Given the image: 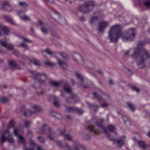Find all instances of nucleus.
I'll use <instances>...</instances> for the list:
<instances>
[{
  "label": "nucleus",
  "instance_id": "f257e3e1",
  "mask_svg": "<svg viewBox=\"0 0 150 150\" xmlns=\"http://www.w3.org/2000/svg\"><path fill=\"white\" fill-rule=\"evenodd\" d=\"M144 44L143 41L139 42L137 48L134 50L133 54L132 56L134 59H137L138 65L140 68H142L146 66L145 63V60L150 57L147 51L140 49V47Z\"/></svg>",
  "mask_w": 150,
  "mask_h": 150
},
{
  "label": "nucleus",
  "instance_id": "f03ea898",
  "mask_svg": "<svg viewBox=\"0 0 150 150\" xmlns=\"http://www.w3.org/2000/svg\"><path fill=\"white\" fill-rule=\"evenodd\" d=\"M121 26L119 24H116L111 26L108 31V38L110 41L117 42L120 37L122 36L121 32Z\"/></svg>",
  "mask_w": 150,
  "mask_h": 150
},
{
  "label": "nucleus",
  "instance_id": "7ed1b4c3",
  "mask_svg": "<svg viewBox=\"0 0 150 150\" xmlns=\"http://www.w3.org/2000/svg\"><path fill=\"white\" fill-rule=\"evenodd\" d=\"M96 3L93 1H88L85 2L83 5H79L77 10L83 13H88L91 11L96 6Z\"/></svg>",
  "mask_w": 150,
  "mask_h": 150
},
{
  "label": "nucleus",
  "instance_id": "20e7f679",
  "mask_svg": "<svg viewBox=\"0 0 150 150\" xmlns=\"http://www.w3.org/2000/svg\"><path fill=\"white\" fill-rule=\"evenodd\" d=\"M33 76V78L37 81L40 84H44L47 79L46 75L43 74H40L38 73H35V72H32Z\"/></svg>",
  "mask_w": 150,
  "mask_h": 150
},
{
  "label": "nucleus",
  "instance_id": "39448f33",
  "mask_svg": "<svg viewBox=\"0 0 150 150\" xmlns=\"http://www.w3.org/2000/svg\"><path fill=\"white\" fill-rule=\"evenodd\" d=\"M135 34L134 29H130L125 33V36H122V39L124 41H132L134 39Z\"/></svg>",
  "mask_w": 150,
  "mask_h": 150
},
{
  "label": "nucleus",
  "instance_id": "423d86ee",
  "mask_svg": "<svg viewBox=\"0 0 150 150\" xmlns=\"http://www.w3.org/2000/svg\"><path fill=\"white\" fill-rule=\"evenodd\" d=\"M104 120L103 119H101L100 122L99 123L98 122H97L96 124L98 127H101L103 129L104 133L107 135V137L110 140L115 141V140H114L113 136L111 135L110 133H108L107 130L102 126V124Z\"/></svg>",
  "mask_w": 150,
  "mask_h": 150
},
{
  "label": "nucleus",
  "instance_id": "0eeeda50",
  "mask_svg": "<svg viewBox=\"0 0 150 150\" xmlns=\"http://www.w3.org/2000/svg\"><path fill=\"white\" fill-rule=\"evenodd\" d=\"M65 145L67 150H73L68 143H65ZM74 148L75 150H86L85 148L83 146L79 143L75 145Z\"/></svg>",
  "mask_w": 150,
  "mask_h": 150
},
{
  "label": "nucleus",
  "instance_id": "6e6552de",
  "mask_svg": "<svg viewBox=\"0 0 150 150\" xmlns=\"http://www.w3.org/2000/svg\"><path fill=\"white\" fill-rule=\"evenodd\" d=\"M66 110L68 112H77L79 114H81L83 113V111L77 108H74L69 106L65 105Z\"/></svg>",
  "mask_w": 150,
  "mask_h": 150
},
{
  "label": "nucleus",
  "instance_id": "1a4fd4ad",
  "mask_svg": "<svg viewBox=\"0 0 150 150\" xmlns=\"http://www.w3.org/2000/svg\"><path fill=\"white\" fill-rule=\"evenodd\" d=\"M51 16L54 20L58 23L61 24L65 21V20L63 17L60 18V16L59 14L56 12H53L51 14Z\"/></svg>",
  "mask_w": 150,
  "mask_h": 150
},
{
  "label": "nucleus",
  "instance_id": "9d476101",
  "mask_svg": "<svg viewBox=\"0 0 150 150\" xmlns=\"http://www.w3.org/2000/svg\"><path fill=\"white\" fill-rule=\"evenodd\" d=\"M2 9L8 12H11L13 10V8L11 7L8 1H6L2 5Z\"/></svg>",
  "mask_w": 150,
  "mask_h": 150
},
{
  "label": "nucleus",
  "instance_id": "9b49d317",
  "mask_svg": "<svg viewBox=\"0 0 150 150\" xmlns=\"http://www.w3.org/2000/svg\"><path fill=\"white\" fill-rule=\"evenodd\" d=\"M73 57L76 61L80 65L83 64V60L79 54L77 52H74L73 54Z\"/></svg>",
  "mask_w": 150,
  "mask_h": 150
},
{
  "label": "nucleus",
  "instance_id": "f8f14e48",
  "mask_svg": "<svg viewBox=\"0 0 150 150\" xmlns=\"http://www.w3.org/2000/svg\"><path fill=\"white\" fill-rule=\"evenodd\" d=\"M109 25V23L107 21H100L99 23L98 29L100 32H102Z\"/></svg>",
  "mask_w": 150,
  "mask_h": 150
},
{
  "label": "nucleus",
  "instance_id": "ddd939ff",
  "mask_svg": "<svg viewBox=\"0 0 150 150\" xmlns=\"http://www.w3.org/2000/svg\"><path fill=\"white\" fill-rule=\"evenodd\" d=\"M65 130H63L60 132V134L63 136L64 139L70 141H73L72 136L69 133H66Z\"/></svg>",
  "mask_w": 150,
  "mask_h": 150
},
{
  "label": "nucleus",
  "instance_id": "4468645a",
  "mask_svg": "<svg viewBox=\"0 0 150 150\" xmlns=\"http://www.w3.org/2000/svg\"><path fill=\"white\" fill-rule=\"evenodd\" d=\"M1 45L9 50H11L14 49L13 45L7 43L5 41L1 42Z\"/></svg>",
  "mask_w": 150,
  "mask_h": 150
},
{
  "label": "nucleus",
  "instance_id": "2eb2a0df",
  "mask_svg": "<svg viewBox=\"0 0 150 150\" xmlns=\"http://www.w3.org/2000/svg\"><path fill=\"white\" fill-rule=\"evenodd\" d=\"M53 105L56 107L58 108H60L61 105L60 102L61 101L60 99L55 96H53Z\"/></svg>",
  "mask_w": 150,
  "mask_h": 150
},
{
  "label": "nucleus",
  "instance_id": "dca6fc26",
  "mask_svg": "<svg viewBox=\"0 0 150 150\" xmlns=\"http://www.w3.org/2000/svg\"><path fill=\"white\" fill-rule=\"evenodd\" d=\"M1 139L2 142H4L8 139V142L10 143H13L14 141L13 139L12 136L10 134L7 137H5L4 135H2L1 137Z\"/></svg>",
  "mask_w": 150,
  "mask_h": 150
},
{
  "label": "nucleus",
  "instance_id": "f3484780",
  "mask_svg": "<svg viewBox=\"0 0 150 150\" xmlns=\"http://www.w3.org/2000/svg\"><path fill=\"white\" fill-rule=\"evenodd\" d=\"M47 137L50 140H53L54 139V138L53 134H54V132L52 130L51 128L48 127L47 128Z\"/></svg>",
  "mask_w": 150,
  "mask_h": 150
},
{
  "label": "nucleus",
  "instance_id": "a211bd4d",
  "mask_svg": "<svg viewBox=\"0 0 150 150\" xmlns=\"http://www.w3.org/2000/svg\"><path fill=\"white\" fill-rule=\"evenodd\" d=\"M39 23L41 26V30L42 31L44 34H46L47 33L48 31L46 27H45L44 24L43 23L42 21L40 20L38 21Z\"/></svg>",
  "mask_w": 150,
  "mask_h": 150
},
{
  "label": "nucleus",
  "instance_id": "6ab92c4d",
  "mask_svg": "<svg viewBox=\"0 0 150 150\" xmlns=\"http://www.w3.org/2000/svg\"><path fill=\"white\" fill-rule=\"evenodd\" d=\"M50 114L52 116L55 117L56 119L58 120L62 119L63 118L62 116L59 113L55 111H52L50 112Z\"/></svg>",
  "mask_w": 150,
  "mask_h": 150
},
{
  "label": "nucleus",
  "instance_id": "aec40b11",
  "mask_svg": "<svg viewBox=\"0 0 150 150\" xmlns=\"http://www.w3.org/2000/svg\"><path fill=\"white\" fill-rule=\"evenodd\" d=\"M22 112H24V115L25 116H30L34 114L33 111H31L28 109H26L24 107L21 110Z\"/></svg>",
  "mask_w": 150,
  "mask_h": 150
},
{
  "label": "nucleus",
  "instance_id": "412c9836",
  "mask_svg": "<svg viewBox=\"0 0 150 150\" xmlns=\"http://www.w3.org/2000/svg\"><path fill=\"white\" fill-rule=\"evenodd\" d=\"M36 144L35 141L32 139L30 140V145L31 148L28 149L26 147H24L23 150H34V148Z\"/></svg>",
  "mask_w": 150,
  "mask_h": 150
},
{
  "label": "nucleus",
  "instance_id": "4be33fe9",
  "mask_svg": "<svg viewBox=\"0 0 150 150\" xmlns=\"http://www.w3.org/2000/svg\"><path fill=\"white\" fill-rule=\"evenodd\" d=\"M47 127V125L46 124L43 125L42 128L40 129V131H38V133H40L41 134H45L46 133V129Z\"/></svg>",
  "mask_w": 150,
  "mask_h": 150
},
{
  "label": "nucleus",
  "instance_id": "5701e85b",
  "mask_svg": "<svg viewBox=\"0 0 150 150\" xmlns=\"http://www.w3.org/2000/svg\"><path fill=\"white\" fill-rule=\"evenodd\" d=\"M117 146L120 148L124 144V142L123 140L120 139H116L115 140Z\"/></svg>",
  "mask_w": 150,
  "mask_h": 150
},
{
  "label": "nucleus",
  "instance_id": "b1692460",
  "mask_svg": "<svg viewBox=\"0 0 150 150\" xmlns=\"http://www.w3.org/2000/svg\"><path fill=\"white\" fill-rule=\"evenodd\" d=\"M58 64L60 66V67L64 69H65L67 67V64L63 62L58 59Z\"/></svg>",
  "mask_w": 150,
  "mask_h": 150
},
{
  "label": "nucleus",
  "instance_id": "393cba45",
  "mask_svg": "<svg viewBox=\"0 0 150 150\" xmlns=\"http://www.w3.org/2000/svg\"><path fill=\"white\" fill-rule=\"evenodd\" d=\"M4 18L9 22L11 23L13 25H16L12 18L10 16L4 15L3 16Z\"/></svg>",
  "mask_w": 150,
  "mask_h": 150
},
{
  "label": "nucleus",
  "instance_id": "a878e982",
  "mask_svg": "<svg viewBox=\"0 0 150 150\" xmlns=\"http://www.w3.org/2000/svg\"><path fill=\"white\" fill-rule=\"evenodd\" d=\"M138 143L140 147L143 149H146L147 146L145 142L143 141H138Z\"/></svg>",
  "mask_w": 150,
  "mask_h": 150
},
{
  "label": "nucleus",
  "instance_id": "bb28decb",
  "mask_svg": "<svg viewBox=\"0 0 150 150\" xmlns=\"http://www.w3.org/2000/svg\"><path fill=\"white\" fill-rule=\"evenodd\" d=\"M33 108L34 109V111L33 112L34 114H35L40 112L41 111L42 108L39 106L37 105L33 106Z\"/></svg>",
  "mask_w": 150,
  "mask_h": 150
},
{
  "label": "nucleus",
  "instance_id": "cd10ccee",
  "mask_svg": "<svg viewBox=\"0 0 150 150\" xmlns=\"http://www.w3.org/2000/svg\"><path fill=\"white\" fill-rule=\"evenodd\" d=\"M87 128L91 132H94L96 135H98L99 133V131L95 130L94 127L93 126H88L87 127Z\"/></svg>",
  "mask_w": 150,
  "mask_h": 150
},
{
  "label": "nucleus",
  "instance_id": "c85d7f7f",
  "mask_svg": "<svg viewBox=\"0 0 150 150\" xmlns=\"http://www.w3.org/2000/svg\"><path fill=\"white\" fill-rule=\"evenodd\" d=\"M66 85L64 87V90L67 93H71V89L69 86V84L67 82H66Z\"/></svg>",
  "mask_w": 150,
  "mask_h": 150
},
{
  "label": "nucleus",
  "instance_id": "c756f323",
  "mask_svg": "<svg viewBox=\"0 0 150 150\" xmlns=\"http://www.w3.org/2000/svg\"><path fill=\"white\" fill-rule=\"evenodd\" d=\"M93 97L96 98L99 101H100L103 99V95H101V97L99 96L97 93L94 92L93 93Z\"/></svg>",
  "mask_w": 150,
  "mask_h": 150
},
{
  "label": "nucleus",
  "instance_id": "7c9ffc66",
  "mask_svg": "<svg viewBox=\"0 0 150 150\" xmlns=\"http://www.w3.org/2000/svg\"><path fill=\"white\" fill-rule=\"evenodd\" d=\"M9 64L10 66L13 68H15L17 67V64L15 61L13 60L9 61Z\"/></svg>",
  "mask_w": 150,
  "mask_h": 150
},
{
  "label": "nucleus",
  "instance_id": "2f4dec72",
  "mask_svg": "<svg viewBox=\"0 0 150 150\" xmlns=\"http://www.w3.org/2000/svg\"><path fill=\"white\" fill-rule=\"evenodd\" d=\"M33 61L31 60L30 59V62L33 63L34 64L37 66H40L41 63L40 61L39 60L35 59L34 58L32 59Z\"/></svg>",
  "mask_w": 150,
  "mask_h": 150
},
{
  "label": "nucleus",
  "instance_id": "473e14b6",
  "mask_svg": "<svg viewBox=\"0 0 150 150\" xmlns=\"http://www.w3.org/2000/svg\"><path fill=\"white\" fill-rule=\"evenodd\" d=\"M107 129L111 132H113L116 129L115 126L111 125H108L107 127Z\"/></svg>",
  "mask_w": 150,
  "mask_h": 150
},
{
  "label": "nucleus",
  "instance_id": "72a5a7b5",
  "mask_svg": "<svg viewBox=\"0 0 150 150\" xmlns=\"http://www.w3.org/2000/svg\"><path fill=\"white\" fill-rule=\"evenodd\" d=\"M59 54L65 60H67L69 59V56L65 52H62L59 53Z\"/></svg>",
  "mask_w": 150,
  "mask_h": 150
},
{
  "label": "nucleus",
  "instance_id": "f704fd0d",
  "mask_svg": "<svg viewBox=\"0 0 150 150\" xmlns=\"http://www.w3.org/2000/svg\"><path fill=\"white\" fill-rule=\"evenodd\" d=\"M76 75L77 78L81 81L82 83H83L84 82V79L81 75L78 72L76 73Z\"/></svg>",
  "mask_w": 150,
  "mask_h": 150
},
{
  "label": "nucleus",
  "instance_id": "c9c22d12",
  "mask_svg": "<svg viewBox=\"0 0 150 150\" xmlns=\"http://www.w3.org/2000/svg\"><path fill=\"white\" fill-rule=\"evenodd\" d=\"M8 100V99L6 97H1L0 98V101L2 103L7 102Z\"/></svg>",
  "mask_w": 150,
  "mask_h": 150
},
{
  "label": "nucleus",
  "instance_id": "e433bc0d",
  "mask_svg": "<svg viewBox=\"0 0 150 150\" xmlns=\"http://www.w3.org/2000/svg\"><path fill=\"white\" fill-rule=\"evenodd\" d=\"M2 30L5 35H8L9 33V28L6 27H4L2 28Z\"/></svg>",
  "mask_w": 150,
  "mask_h": 150
},
{
  "label": "nucleus",
  "instance_id": "4c0bfd02",
  "mask_svg": "<svg viewBox=\"0 0 150 150\" xmlns=\"http://www.w3.org/2000/svg\"><path fill=\"white\" fill-rule=\"evenodd\" d=\"M127 104L132 111H134L135 108L134 107V105L133 104H132L129 103H127Z\"/></svg>",
  "mask_w": 150,
  "mask_h": 150
},
{
  "label": "nucleus",
  "instance_id": "58836bf2",
  "mask_svg": "<svg viewBox=\"0 0 150 150\" xmlns=\"http://www.w3.org/2000/svg\"><path fill=\"white\" fill-rule=\"evenodd\" d=\"M18 4L23 7H25L28 6V4L24 2L20 1L18 2Z\"/></svg>",
  "mask_w": 150,
  "mask_h": 150
},
{
  "label": "nucleus",
  "instance_id": "ea45409f",
  "mask_svg": "<svg viewBox=\"0 0 150 150\" xmlns=\"http://www.w3.org/2000/svg\"><path fill=\"white\" fill-rule=\"evenodd\" d=\"M21 18L25 21H29L30 20L29 17L27 15L21 16Z\"/></svg>",
  "mask_w": 150,
  "mask_h": 150
},
{
  "label": "nucleus",
  "instance_id": "a19ab883",
  "mask_svg": "<svg viewBox=\"0 0 150 150\" xmlns=\"http://www.w3.org/2000/svg\"><path fill=\"white\" fill-rule=\"evenodd\" d=\"M14 124V123L13 121H11L8 124L7 129H9L13 127Z\"/></svg>",
  "mask_w": 150,
  "mask_h": 150
},
{
  "label": "nucleus",
  "instance_id": "79ce46f5",
  "mask_svg": "<svg viewBox=\"0 0 150 150\" xmlns=\"http://www.w3.org/2000/svg\"><path fill=\"white\" fill-rule=\"evenodd\" d=\"M89 105V107L91 108H94V110L95 111H96L98 108V107L95 105V104H90L88 103H87Z\"/></svg>",
  "mask_w": 150,
  "mask_h": 150
},
{
  "label": "nucleus",
  "instance_id": "37998d69",
  "mask_svg": "<svg viewBox=\"0 0 150 150\" xmlns=\"http://www.w3.org/2000/svg\"><path fill=\"white\" fill-rule=\"evenodd\" d=\"M44 63L46 65L50 66H52L54 65V63L50 61H45V62Z\"/></svg>",
  "mask_w": 150,
  "mask_h": 150
},
{
  "label": "nucleus",
  "instance_id": "c03bdc74",
  "mask_svg": "<svg viewBox=\"0 0 150 150\" xmlns=\"http://www.w3.org/2000/svg\"><path fill=\"white\" fill-rule=\"evenodd\" d=\"M39 141L42 143H45V138L42 136H39L38 137Z\"/></svg>",
  "mask_w": 150,
  "mask_h": 150
},
{
  "label": "nucleus",
  "instance_id": "a18cd8bd",
  "mask_svg": "<svg viewBox=\"0 0 150 150\" xmlns=\"http://www.w3.org/2000/svg\"><path fill=\"white\" fill-rule=\"evenodd\" d=\"M144 4L145 6L150 7V0H148L145 1L144 2Z\"/></svg>",
  "mask_w": 150,
  "mask_h": 150
},
{
  "label": "nucleus",
  "instance_id": "49530a36",
  "mask_svg": "<svg viewBox=\"0 0 150 150\" xmlns=\"http://www.w3.org/2000/svg\"><path fill=\"white\" fill-rule=\"evenodd\" d=\"M51 83L52 84L53 86H58L59 85L60 83L59 82L54 81L52 82Z\"/></svg>",
  "mask_w": 150,
  "mask_h": 150
},
{
  "label": "nucleus",
  "instance_id": "de8ad7c7",
  "mask_svg": "<svg viewBox=\"0 0 150 150\" xmlns=\"http://www.w3.org/2000/svg\"><path fill=\"white\" fill-rule=\"evenodd\" d=\"M20 45L23 47L27 49L28 48V45H27L25 42H22L20 44Z\"/></svg>",
  "mask_w": 150,
  "mask_h": 150
},
{
  "label": "nucleus",
  "instance_id": "09e8293b",
  "mask_svg": "<svg viewBox=\"0 0 150 150\" xmlns=\"http://www.w3.org/2000/svg\"><path fill=\"white\" fill-rule=\"evenodd\" d=\"M25 12H23L22 11H20L17 12V14L18 16H19L21 18V16H23V15L25 14Z\"/></svg>",
  "mask_w": 150,
  "mask_h": 150
},
{
  "label": "nucleus",
  "instance_id": "8fccbe9b",
  "mask_svg": "<svg viewBox=\"0 0 150 150\" xmlns=\"http://www.w3.org/2000/svg\"><path fill=\"white\" fill-rule=\"evenodd\" d=\"M19 139L22 142H23L25 140V137L23 135H18Z\"/></svg>",
  "mask_w": 150,
  "mask_h": 150
},
{
  "label": "nucleus",
  "instance_id": "3c124183",
  "mask_svg": "<svg viewBox=\"0 0 150 150\" xmlns=\"http://www.w3.org/2000/svg\"><path fill=\"white\" fill-rule=\"evenodd\" d=\"M45 51L48 54L50 55H52L53 54V53L51 51V50L49 49H46Z\"/></svg>",
  "mask_w": 150,
  "mask_h": 150
},
{
  "label": "nucleus",
  "instance_id": "603ef678",
  "mask_svg": "<svg viewBox=\"0 0 150 150\" xmlns=\"http://www.w3.org/2000/svg\"><path fill=\"white\" fill-rule=\"evenodd\" d=\"M132 88L133 90L137 92H139L140 91V89L135 86H133L132 87Z\"/></svg>",
  "mask_w": 150,
  "mask_h": 150
},
{
  "label": "nucleus",
  "instance_id": "864d4df0",
  "mask_svg": "<svg viewBox=\"0 0 150 150\" xmlns=\"http://www.w3.org/2000/svg\"><path fill=\"white\" fill-rule=\"evenodd\" d=\"M13 54L17 56H18L19 55V53L16 50L13 49Z\"/></svg>",
  "mask_w": 150,
  "mask_h": 150
},
{
  "label": "nucleus",
  "instance_id": "5fc2aeb1",
  "mask_svg": "<svg viewBox=\"0 0 150 150\" xmlns=\"http://www.w3.org/2000/svg\"><path fill=\"white\" fill-rule=\"evenodd\" d=\"M71 95L70 97V98L72 100H74L76 97V96L75 94L72 93L71 92Z\"/></svg>",
  "mask_w": 150,
  "mask_h": 150
},
{
  "label": "nucleus",
  "instance_id": "6e6d98bb",
  "mask_svg": "<svg viewBox=\"0 0 150 150\" xmlns=\"http://www.w3.org/2000/svg\"><path fill=\"white\" fill-rule=\"evenodd\" d=\"M98 19V17L97 16L93 17L92 18V19L90 21V23L91 24H93V21L95 20H97Z\"/></svg>",
  "mask_w": 150,
  "mask_h": 150
},
{
  "label": "nucleus",
  "instance_id": "4d7b16f0",
  "mask_svg": "<svg viewBox=\"0 0 150 150\" xmlns=\"http://www.w3.org/2000/svg\"><path fill=\"white\" fill-rule=\"evenodd\" d=\"M30 122L29 121H25V126L26 127H28L30 125Z\"/></svg>",
  "mask_w": 150,
  "mask_h": 150
},
{
  "label": "nucleus",
  "instance_id": "13d9d810",
  "mask_svg": "<svg viewBox=\"0 0 150 150\" xmlns=\"http://www.w3.org/2000/svg\"><path fill=\"white\" fill-rule=\"evenodd\" d=\"M47 3H50L51 4H53L54 3V0H44Z\"/></svg>",
  "mask_w": 150,
  "mask_h": 150
},
{
  "label": "nucleus",
  "instance_id": "bf43d9fd",
  "mask_svg": "<svg viewBox=\"0 0 150 150\" xmlns=\"http://www.w3.org/2000/svg\"><path fill=\"white\" fill-rule=\"evenodd\" d=\"M108 105V104L105 103L101 104V106L103 108H105L107 107Z\"/></svg>",
  "mask_w": 150,
  "mask_h": 150
},
{
  "label": "nucleus",
  "instance_id": "052dcab7",
  "mask_svg": "<svg viewBox=\"0 0 150 150\" xmlns=\"http://www.w3.org/2000/svg\"><path fill=\"white\" fill-rule=\"evenodd\" d=\"M124 71H125V72H129V74H132V73L131 72V71H130L129 70V69H128V68H125L124 69Z\"/></svg>",
  "mask_w": 150,
  "mask_h": 150
},
{
  "label": "nucleus",
  "instance_id": "680f3d73",
  "mask_svg": "<svg viewBox=\"0 0 150 150\" xmlns=\"http://www.w3.org/2000/svg\"><path fill=\"white\" fill-rule=\"evenodd\" d=\"M22 39L25 41H26V42H31V40H29L27 38H25L24 37H22Z\"/></svg>",
  "mask_w": 150,
  "mask_h": 150
},
{
  "label": "nucleus",
  "instance_id": "e2e57ef3",
  "mask_svg": "<svg viewBox=\"0 0 150 150\" xmlns=\"http://www.w3.org/2000/svg\"><path fill=\"white\" fill-rule=\"evenodd\" d=\"M33 135V133L31 131H29L27 135L28 137H30Z\"/></svg>",
  "mask_w": 150,
  "mask_h": 150
},
{
  "label": "nucleus",
  "instance_id": "0e129e2a",
  "mask_svg": "<svg viewBox=\"0 0 150 150\" xmlns=\"http://www.w3.org/2000/svg\"><path fill=\"white\" fill-rule=\"evenodd\" d=\"M9 129H7V130H5L4 132V134L3 135H5V134H6L8 133V134H10V132L9 131Z\"/></svg>",
  "mask_w": 150,
  "mask_h": 150
},
{
  "label": "nucleus",
  "instance_id": "69168bd1",
  "mask_svg": "<svg viewBox=\"0 0 150 150\" xmlns=\"http://www.w3.org/2000/svg\"><path fill=\"white\" fill-rule=\"evenodd\" d=\"M84 137L86 140L89 139L90 138V136L87 135H86L85 136H84Z\"/></svg>",
  "mask_w": 150,
  "mask_h": 150
},
{
  "label": "nucleus",
  "instance_id": "338daca9",
  "mask_svg": "<svg viewBox=\"0 0 150 150\" xmlns=\"http://www.w3.org/2000/svg\"><path fill=\"white\" fill-rule=\"evenodd\" d=\"M80 20L81 21H85V18L83 16L79 17Z\"/></svg>",
  "mask_w": 150,
  "mask_h": 150
},
{
  "label": "nucleus",
  "instance_id": "774afa93",
  "mask_svg": "<svg viewBox=\"0 0 150 150\" xmlns=\"http://www.w3.org/2000/svg\"><path fill=\"white\" fill-rule=\"evenodd\" d=\"M37 150H44L42 147L40 146H38L37 147Z\"/></svg>",
  "mask_w": 150,
  "mask_h": 150
}]
</instances>
